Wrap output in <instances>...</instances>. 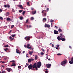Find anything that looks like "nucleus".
Segmentation results:
<instances>
[{"label":"nucleus","mask_w":73,"mask_h":73,"mask_svg":"<svg viewBox=\"0 0 73 73\" xmlns=\"http://www.w3.org/2000/svg\"><path fill=\"white\" fill-rule=\"evenodd\" d=\"M45 72L46 73H48V72L47 70H46Z\"/></svg>","instance_id":"obj_51"},{"label":"nucleus","mask_w":73,"mask_h":73,"mask_svg":"<svg viewBox=\"0 0 73 73\" xmlns=\"http://www.w3.org/2000/svg\"><path fill=\"white\" fill-rule=\"evenodd\" d=\"M11 62H15V61L14 60H12Z\"/></svg>","instance_id":"obj_58"},{"label":"nucleus","mask_w":73,"mask_h":73,"mask_svg":"<svg viewBox=\"0 0 73 73\" xmlns=\"http://www.w3.org/2000/svg\"><path fill=\"white\" fill-rule=\"evenodd\" d=\"M46 10H42V13H44L45 12H46Z\"/></svg>","instance_id":"obj_22"},{"label":"nucleus","mask_w":73,"mask_h":73,"mask_svg":"<svg viewBox=\"0 0 73 73\" xmlns=\"http://www.w3.org/2000/svg\"><path fill=\"white\" fill-rule=\"evenodd\" d=\"M41 65V63L40 62H38L36 64V66L38 68H40Z\"/></svg>","instance_id":"obj_3"},{"label":"nucleus","mask_w":73,"mask_h":73,"mask_svg":"<svg viewBox=\"0 0 73 73\" xmlns=\"http://www.w3.org/2000/svg\"><path fill=\"white\" fill-rule=\"evenodd\" d=\"M37 63H35L32 65L33 67V70H34L37 71L38 70L37 67Z\"/></svg>","instance_id":"obj_1"},{"label":"nucleus","mask_w":73,"mask_h":73,"mask_svg":"<svg viewBox=\"0 0 73 73\" xmlns=\"http://www.w3.org/2000/svg\"><path fill=\"white\" fill-rule=\"evenodd\" d=\"M69 63L70 64H72L73 63V57L71 58V60L69 61Z\"/></svg>","instance_id":"obj_5"},{"label":"nucleus","mask_w":73,"mask_h":73,"mask_svg":"<svg viewBox=\"0 0 73 73\" xmlns=\"http://www.w3.org/2000/svg\"><path fill=\"white\" fill-rule=\"evenodd\" d=\"M36 13V11H33L32 12V14L33 15L35 14Z\"/></svg>","instance_id":"obj_15"},{"label":"nucleus","mask_w":73,"mask_h":73,"mask_svg":"<svg viewBox=\"0 0 73 73\" xmlns=\"http://www.w3.org/2000/svg\"><path fill=\"white\" fill-rule=\"evenodd\" d=\"M15 35H11V36L12 37H15Z\"/></svg>","instance_id":"obj_38"},{"label":"nucleus","mask_w":73,"mask_h":73,"mask_svg":"<svg viewBox=\"0 0 73 73\" xmlns=\"http://www.w3.org/2000/svg\"><path fill=\"white\" fill-rule=\"evenodd\" d=\"M6 14L7 16H8L9 15V12H7Z\"/></svg>","instance_id":"obj_34"},{"label":"nucleus","mask_w":73,"mask_h":73,"mask_svg":"<svg viewBox=\"0 0 73 73\" xmlns=\"http://www.w3.org/2000/svg\"><path fill=\"white\" fill-rule=\"evenodd\" d=\"M2 10L1 9H0V13L2 12Z\"/></svg>","instance_id":"obj_52"},{"label":"nucleus","mask_w":73,"mask_h":73,"mask_svg":"<svg viewBox=\"0 0 73 73\" xmlns=\"http://www.w3.org/2000/svg\"><path fill=\"white\" fill-rule=\"evenodd\" d=\"M18 68H21V66H18Z\"/></svg>","instance_id":"obj_30"},{"label":"nucleus","mask_w":73,"mask_h":73,"mask_svg":"<svg viewBox=\"0 0 73 73\" xmlns=\"http://www.w3.org/2000/svg\"><path fill=\"white\" fill-rule=\"evenodd\" d=\"M1 67H2L3 68H4L5 67V66L4 65H1Z\"/></svg>","instance_id":"obj_55"},{"label":"nucleus","mask_w":73,"mask_h":73,"mask_svg":"<svg viewBox=\"0 0 73 73\" xmlns=\"http://www.w3.org/2000/svg\"><path fill=\"white\" fill-rule=\"evenodd\" d=\"M62 34H60V37L61 38H62Z\"/></svg>","instance_id":"obj_43"},{"label":"nucleus","mask_w":73,"mask_h":73,"mask_svg":"<svg viewBox=\"0 0 73 73\" xmlns=\"http://www.w3.org/2000/svg\"><path fill=\"white\" fill-rule=\"evenodd\" d=\"M37 59V55H35V60H36Z\"/></svg>","instance_id":"obj_21"},{"label":"nucleus","mask_w":73,"mask_h":73,"mask_svg":"<svg viewBox=\"0 0 73 73\" xmlns=\"http://www.w3.org/2000/svg\"><path fill=\"white\" fill-rule=\"evenodd\" d=\"M49 10V9L48 8H47L46 11L48 12Z\"/></svg>","instance_id":"obj_45"},{"label":"nucleus","mask_w":73,"mask_h":73,"mask_svg":"<svg viewBox=\"0 0 73 73\" xmlns=\"http://www.w3.org/2000/svg\"><path fill=\"white\" fill-rule=\"evenodd\" d=\"M17 7H20V9H23V7L22 6V5H17Z\"/></svg>","instance_id":"obj_13"},{"label":"nucleus","mask_w":73,"mask_h":73,"mask_svg":"<svg viewBox=\"0 0 73 73\" xmlns=\"http://www.w3.org/2000/svg\"><path fill=\"white\" fill-rule=\"evenodd\" d=\"M69 48H70V49H72V47H71V46H69Z\"/></svg>","instance_id":"obj_47"},{"label":"nucleus","mask_w":73,"mask_h":73,"mask_svg":"<svg viewBox=\"0 0 73 73\" xmlns=\"http://www.w3.org/2000/svg\"><path fill=\"white\" fill-rule=\"evenodd\" d=\"M27 5H29V2H27Z\"/></svg>","instance_id":"obj_53"},{"label":"nucleus","mask_w":73,"mask_h":73,"mask_svg":"<svg viewBox=\"0 0 73 73\" xmlns=\"http://www.w3.org/2000/svg\"><path fill=\"white\" fill-rule=\"evenodd\" d=\"M55 27H56V28L57 29L58 28V27H57V26H55Z\"/></svg>","instance_id":"obj_63"},{"label":"nucleus","mask_w":73,"mask_h":73,"mask_svg":"<svg viewBox=\"0 0 73 73\" xmlns=\"http://www.w3.org/2000/svg\"><path fill=\"white\" fill-rule=\"evenodd\" d=\"M28 68L29 70L33 69V66L32 64H30L28 66Z\"/></svg>","instance_id":"obj_4"},{"label":"nucleus","mask_w":73,"mask_h":73,"mask_svg":"<svg viewBox=\"0 0 73 73\" xmlns=\"http://www.w3.org/2000/svg\"><path fill=\"white\" fill-rule=\"evenodd\" d=\"M6 70L7 72H10L12 70V69L9 68H6Z\"/></svg>","instance_id":"obj_6"},{"label":"nucleus","mask_w":73,"mask_h":73,"mask_svg":"<svg viewBox=\"0 0 73 73\" xmlns=\"http://www.w3.org/2000/svg\"><path fill=\"white\" fill-rule=\"evenodd\" d=\"M67 60H64L63 61L61 62V65H64L67 63Z\"/></svg>","instance_id":"obj_2"},{"label":"nucleus","mask_w":73,"mask_h":73,"mask_svg":"<svg viewBox=\"0 0 73 73\" xmlns=\"http://www.w3.org/2000/svg\"><path fill=\"white\" fill-rule=\"evenodd\" d=\"M45 27H47L48 28H50V25H49L45 24L44 25Z\"/></svg>","instance_id":"obj_12"},{"label":"nucleus","mask_w":73,"mask_h":73,"mask_svg":"<svg viewBox=\"0 0 73 73\" xmlns=\"http://www.w3.org/2000/svg\"><path fill=\"white\" fill-rule=\"evenodd\" d=\"M31 27H32V26L31 25H30L29 26V28H31Z\"/></svg>","instance_id":"obj_56"},{"label":"nucleus","mask_w":73,"mask_h":73,"mask_svg":"<svg viewBox=\"0 0 73 73\" xmlns=\"http://www.w3.org/2000/svg\"><path fill=\"white\" fill-rule=\"evenodd\" d=\"M54 34L56 35L58 34L59 33L56 30H54Z\"/></svg>","instance_id":"obj_10"},{"label":"nucleus","mask_w":73,"mask_h":73,"mask_svg":"<svg viewBox=\"0 0 73 73\" xmlns=\"http://www.w3.org/2000/svg\"><path fill=\"white\" fill-rule=\"evenodd\" d=\"M24 47H25V48L27 47V46H26V44H25V45H24Z\"/></svg>","instance_id":"obj_48"},{"label":"nucleus","mask_w":73,"mask_h":73,"mask_svg":"<svg viewBox=\"0 0 73 73\" xmlns=\"http://www.w3.org/2000/svg\"><path fill=\"white\" fill-rule=\"evenodd\" d=\"M4 47H6V48H7L9 47V45L8 44L5 45V46H4Z\"/></svg>","instance_id":"obj_26"},{"label":"nucleus","mask_w":73,"mask_h":73,"mask_svg":"<svg viewBox=\"0 0 73 73\" xmlns=\"http://www.w3.org/2000/svg\"><path fill=\"white\" fill-rule=\"evenodd\" d=\"M5 7H7V8H10L9 5H4Z\"/></svg>","instance_id":"obj_17"},{"label":"nucleus","mask_w":73,"mask_h":73,"mask_svg":"<svg viewBox=\"0 0 73 73\" xmlns=\"http://www.w3.org/2000/svg\"><path fill=\"white\" fill-rule=\"evenodd\" d=\"M14 25H12L11 27V29L13 28L14 27Z\"/></svg>","instance_id":"obj_41"},{"label":"nucleus","mask_w":73,"mask_h":73,"mask_svg":"<svg viewBox=\"0 0 73 73\" xmlns=\"http://www.w3.org/2000/svg\"><path fill=\"white\" fill-rule=\"evenodd\" d=\"M57 39L58 40H61V38L59 36H58L57 37Z\"/></svg>","instance_id":"obj_19"},{"label":"nucleus","mask_w":73,"mask_h":73,"mask_svg":"<svg viewBox=\"0 0 73 73\" xmlns=\"http://www.w3.org/2000/svg\"><path fill=\"white\" fill-rule=\"evenodd\" d=\"M34 19V18L33 17H31V20H33Z\"/></svg>","instance_id":"obj_40"},{"label":"nucleus","mask_w":73,"mask_h":73,"mask_svg":"<svg viewBox=\"0 0 73 73\" xmlns=\"http://www.w3.org/2000/svg\"><path fill=\"white\" fill-rule=\"evenodd\" d=\"M1 73H7V72H6L4 70H2L1 71Z\"/></svg>","instance_id":"obj_23"},{"label":"nucleus","mask_w":73,"mask_h":73,"mask_svg":"<svg viewBox=\"0 0 73 73\" xmlns=\"http://www.w3.org/2000/svg\"><path fill=\"white\" fill-rule=\"evenodd\" d=\"M51 66V64H46V68H50V66Z\"/></svg>","instance_id":"obj_8"},{"label":"nucleus","mask_w":73,"mask_h":73,"mask_svg":"<svg viewBox=\"0 0 73 73\" xmlns=\"http://www.w3.org/2000/svg\"><path fill=\"white\" fill-rule=\"evenodd\" d=\"M61 40L62 41H64L66 39L65 38H61Z\"/></svg>","instance_id":"obj_16"},{"label":"nucleus","mask_w":73,"mask_h":73,"mask_svg":"<svg viewBox=\"0 0 73 73\" xmlns=\"http://www.w3.org/2000/svg\"><path fill=\"white\" fill-rule=\"evenodd\" d=\"M49 49H47V52H49Z\"/></svg>","instance_id":"obj_57"},{"label":"nucleus","mask_w":73,"mask_h":73,"mask_svg":"<svg viewBox=\"0 0 73 73\" xmlns=\"http://www.w3.org/2000/svg\"><path fill=\"white\" fill-rule=\"evenodd\" d=\"M32 52H31L30 51L29 52V54H30V55H32Z\"/></svg>","instance_id":"obj_31"},{"label":"nucleus","mask_w":73,"mask_h":73,"mask_svg":"<svg viewBox=\"0 0 73 73\" xmlns=\"http://www.w3.org/2000/svg\"><path fill=\"white\" fill-rule=\"evenodd\" d=\"M16 52L17 53H19V54L20 53V52H19V50H18L17 49H16Z\"/></svg>","instance_id":"obj_18"},{"label":"nucleus","mask_w":73,"mask_h":73,"mask_svg":"<svg viewBox=\"0 0 73 73\" xmlns=\"http://www.w3.org/2000/svg\"><path fill=\"white\" fill-rule=\"evenodd\" d=\"M14 39V38H11V40H13Z\"/></svg>","instance_id":"obj_54"},{"label":"nucleus","mask_w":73,"mask_h":73,"mask_svg":"<svg viewBox=\"0 0 73 73\" xmlns=\"http://www.w3.org/2000/svg\"><path fill=\"white\" fill-rule=\"evenodd\" d=\"M31 38V37H28V36H26L25 37V39L26 40H30V39Z\"/></svg>","instance_id":"obj_7"},{"label":"nucleus","mask_w":73,"mask_h":73,"mask_svg":"<svg viewBox=\"0 0 73 73\" xmlns=\"http://www.w3.org/2000/svg\"><path fill=\"white\" fill-rule=\"evenodd\" d=\"M28 56V54L27 53L26 54V57H28V56Z\"/></svg>","instance_id":"obj_50"},{"label":"nucleus","mask_w":73,"mask_h":73,"mask_svg":"<svg viewBox=\"0 0 73 73\" xmlns=\"http://www.w3.org/2000/svg\"><path fill=\"white\" fill-rule=\"evenodd\" d=\"M12 12H15L14 10L13 9H12Z\"/></svg>","instance_id":"obj_46"},{"label":"nucleus","mask_w":73,"mask_h":73,"mask_svg":"<svg viewBox=\"0 0 73 73\" xmlns=\"http://www.w3.org/2000/svg\"><path fill=\"white\" fill-rule=\"evenodd\" d=\"M46 13H44V17H46Z\"/></svg>","instance_id":"obj_32"},{"label":"nucleus","mask_w":73,"mask_h":73,"mask_svg":"<svg viewBox=\"0 0 73 73\" xmlns=\"http://www.w3.org/2000/svg\"><path fill=\"white\" fill-rule=\"evenodd\" d=\"M25 51H23V54L24 53H25Z\"/></svg>","instance_id":"obj_61"},{"label":"nucleus","mask_w":73,"mask_h":73,"mask_svg":"<svg viewBox=\"0 0 73 73\" xmlns=\"http://www.w3.org/2000/svg\"><path fill=\"white\" fill-rule=\"evenodd\" d=\"M7 21H10V18L8 17L7 19Z\"/></svg>","instance_id":"obj_24"},{"label":"nucleus","mask_w":73,"mask_h":73,"mask_svg":"<svg viewBox=\"0 0 73 73\" xmlns=\"http://www.w3.org/2000/svg\"><path fill=\"white\" fill-rule=\"evenodd\" d=\"M56 46L58 47H59V46L58 45H56Z\"/></svg>","instance_id":"obj_59"},{"label":"nucleus","mask_w":73,"mask_h":73,"mask_svg":"<svg viewBox=\"0 0 73 73\" xmlns=\"http://www.w3.org/2000/svg\"><path fill=\"white\" fill-rule=\"evenodd\" d=\"M25 13V11H23V15H24V14Z\"/></svg>","instance_id":"obj_37"},{"label":"nucleus","mask_w":73,"mask_h":73,"mask_svg":"<svg viewBox=\"0 0 73 73\" xmlns=\"http://www.w3.org/2000/svg\"><path fill=\"white\" fill-rule=\"evenodd\" d=\"M23 19V17H20V19L21 20H22Z\"/></svg>","instance_id":"obj_29"},{"label":"nucleus","mask_w":73,"mask_h":73,"mask_svg":"<svg viewBox=\"0 0 73 73\" xmlns=\"http://www.w3.org/2000/svg\"><path fill=\"white\" fill-rule=\"evenodd\" d=\"M62 55L61 54L58 53V54H57V56H61Z\"/></svg>","instance_id":"obj_35"},{"label":"nucleus","mask_w":73,"mask_h":73,"mask_svg":"<svg viewBox=\"0 0 73 73\" xmlns=\"http://www.w3.org/2000/svg\"><path fill=\"white\" fill-rule=\"evenodd\" d=\"M40 55H43V54H44V53L43 52H40Z\"/></svg>","instance_id":"obj_36"},{"label":"nucleus","mask_w":73,"mask_h":73,"mask_svg":"<svg viewBox=\"0 0 73 73\" xmlns=\"http://www.w3.org/2000/svg\"><path fill=\"white\" fill-rule=\"evenodd\" d=\"M55 48L58 49V50H59V47H55Z\"/></svg>","instance_id":"obj_49"},{"label":"nucleus","mask_w":73,"mask_h":73,"mask_svg":"<svg viewBox=\"0 0 73 73\" xmlns=\"http://www.w3.org/2000/svg\"><path fill=\"white\" fill-rule=\"evenodd\" d=\"M41 50H42V52H44L45 51V50L43 48H42L41 49Z\"/></svg>","instance_id":"obj_33"},{"label":"nucleus","mask_w":73,"mask_h":73,"mask_svg":"<svg viewBox=\"0 0 73 73\" xmlns=\"http://www.w3.org/2000/svg\"><path fill=\"white\" fill-rule=\"evenodd\" d=\"M12 38V37L11 36H10L9 38L11 39Z\"/></svg>","instance_id":"obj_62"},{"label":"nucleus","mask_w":73,"mask_h":73,"mask_svg":"<svg viewBox=\"0 0 73 73\" xmlns=\"http://www.w3.org/2000/svg\"><path fill=\"white\" fill-rule=\"evenodd\" d=\"M26 65H27V66L29 65L28 64H27V63H26Z\"/></svg>","instance_id":"obj_64"},{"label":"nucleus","mask_w":73,"mask_h":73,"mask_svg":"<svg viewBox=\"0 0 73 73\" xmlns=\"http://www.w3.org/2000/svg\"><path fill=\"white\" fill-rule=\"evenodd\" d=\"M34 60V59L33 58L29 59H28V62L29 63L31 61H33Z\"/></svg>","instance_id":"obj_11"},{"label":"nucleus","mask_w":73,"mask_h":73,"mask_svg":"<svg viewBox=\"0 0 73 73\" xmlns=\"http://www.w3.org/2000/svg\"><path fill=\"white\" fill-rule=\"evenodd\" d=\"M31 10H33L34 9V8L32 7L31 8Z\"/></svg>","instance_id":"obj_60"},{"label":"nucleus","mask_w":73,"mask_h":73,"mask_svg":"<svg viewBox=\"0 0 73 73\" xmlns=\"http://www.w3.org/2000/svg\"><path fill=\"white\" fill-rule=\"evenodd\" d=\"M28 21H29V19H27V20H26V21L25 22V23H27Z\"/></svg>","instance_id":"obj_28"},{"label":"nucleus","mask_w":73,"mask_h":73,"mask_svg":"<svg viewBox=\"0 0 73 73\" xmlns=\"http://www.w3.org/2000/svg\"><path fill=\"white\" fill-rule=\"evenodd\" d=\"M46 21V18H43V19L42 21L43 22H45Z\"/></svg>","instance_id":"obj_20"},{"label":"nucleus","mask_w":73,"mask_h":73,"mask_svg":"<svg viewBox=\"0 0 73 73\" xmlns=\"http://www.w3.org/2000/svg\"><path fill=\"white\" fill-rule=\"evenodd\" d=\"M50 21L51 22H54V21H53V20L51 19V20Z\"/></svg>","instance_id":"obj_44"},{"label":"nucleus","mask_w":73,"mask_h":73,"mask_svg":"<svg viewBox=\"0 0 73 73\" xmlns=\"http://www.w3.org/2000/svg\"><path fill=\"white\" fill-rule=\"evenodd\" d=\"M3 18L1 17H0V19L1 20H3Z\"/></svg>","instance_id":"obj_39"},{"label":"nucleus","mask_w":73,"mask_h":73,"mask_svg":"<svg viewBox=\"0 0 73 73\" xmlns=\"http://www.w3.org/2000/svg\"><path fill=\"white\" fill-rule=\"evenodd\" d=\"M13 64H11V66H16V64L15 63H13Z\"/></svg>","instance_id":"obj_14"},{"label":"nucleus","mask_w":73,"mask_h":73,"mask_svg":"<svg viewBox=\"0 0 73 73\" xmlns=\"http://www.w3.org/2000/svg\"><path fill=\"white\" fill-rule=\"evenodd\" d=\"M30 46V45L29 44H28L27 45V47L28 49H31V46Z\"/></svg>","instance_id":"obj_9"},{"label":"nucleus","mask_w":73,"mask_h":73,"mask_svg":"<svg viewBox=\"0 0 73 73\" xmlns=\"http://www.w3.org/2000/svg\"><path fill=\"white\" fill-rule=\"evenodd\" d=\"M8 50V48H7L5 49H4V50L6 52H7V50Z\"/></svg>","instance_id":"obj_27"},{"label":"nucleus","mask_w":73,"mask_h":73,"mask_svg":"<svg viewBox=\"0 0 73 73\" xmlns=\"http://www.w3.org/2000/svg\"><path fill=\"white\" fill-rule=\"evenodd\" d=\"M22 11H23V10H19V12L20 13L22 12Z\"/></svg>","instance_id":"obj_42"},{"label":"nucleus","mask_w":73,"mask_h":73,"mask_svg":"<svg viewBox=\"0 0 73 73\" xmlns=\"http://www.w3.org/2000/svg\"><path fill=\"white\" fill-rule=\"evenodd\" d=\"M58 31L60 32H62V30L60 29H58Z\"/></svg>","instance_id":"obj_25"}]
</instances>
